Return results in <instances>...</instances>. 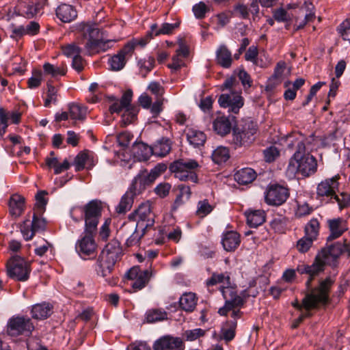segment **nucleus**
<instances>
[{
    "instance_id": "1",
    "label": "nucleus",
    "mask_w": 350,
    "mask_h": 350,
    "mask_svg": "<svg viewBox=\"0 0 350 350\" xmlns=\"http://www.w3.org/2000/svg\"><path fill=\"white\" fill-rule=\"evenodd\" d=\"M288 147L296 148L293 156L290 159L287 167V173L290 176H295L297 173L304 176H309L314 174L317 168L316 159L310 154H306V146L301 136L294 138L288 137Z\"/></svg>"
},
{
    "instance_id": "2",
    "label": "nucleus",
    "mask_w": 350,
    "mask_h": 350,
    "mask_svg": "<svg viewBox=\"0 0 350 350\" xmlns=\"http://www.w3.org/2000/svg\"><path fill=\"white\" fill-rule=\"evenodd\" d=\"M349 250V244L345 240L343 243L336 242L323 247L316 256L314 262L311 265H301L297 267V271L301 274L309 275L306 281V286L310 287L313 278L324 270L325 265H331L343 252Z\"/></svg>"
},
{
    "instance_id": "3",
    "label": "nucleus",
    "mask_w": 350,
    "mask_h": 350,
    "mask_svg": "<svg viewBox=\"0 0 350 350\" xmlns=\"http://www.w3.org/2000/svg\"><path fill=\"white\" fill-rule=\"evenodd\" d=\"M167 169L165 164H157L149 173L146 171L141 172L133 180L129 190L122 197L119 204L116 207V212L124 214L131 209L133 203V198L144 191L147 186L150 185Z\"/></svg>"
},
{
    "instance_id": "4",
    "label": "nucleus",
    "mask_w": 350,
    "mask_h": 350,
    "mask_svg": "<svg viewBox=\"0 0 350 350\" xmlns=\"http://www.w3.org/2000/svg\"><path fill=\"white\" fill-rule=\"evenodd\" d=\"M334 282V280L330 277L321 280L318 287L312 288L306 294L301 304L296 299L292 303L293 306L299 310L304 308L305 312H308L325 304L328 301L329 290Z\"/></svg>"
},
{
    "instance_id": "5",
    "label": "nucleus",
    "mask_w": 350,
    "mask_h": 350,
    "mask_svg": "<svg viewBox=\"0 0 350 350\" xmlns=\"http://www.w3.org/2000/svg\"><path fill=\"white\" fill-rule=\"evenodd\" d=\"M123 254L120 243L113 239L101 251L97 259L96 272L103 278L109 276L114 269L117 262L120 260Z\"/></svg>"
},
{
    "instance_id": "6",
    "label": "nucleus",
    "mask_w": 350,
    "mask_h": 350,
    "mask_svg": "<svg viewBox=\"0 0 350 350\" xmlns=\"http://www.w3.org/2000/svg\"><path fill=\"white\" fill-rule=\"evenodd\" d=\"M239 83L234 77L227 79L223 84V87L226 89L230 90V94H221L218 103L221 107L228 108L229 111L237 113L243 105V98L240 95V92H237V87Z\"/></svg>"
},
{
    "instance_id": "7",
    "label": "nucleus",
    "mask_w": 350,
    "mask_h": 350,
    "mask_svg": "<svg viewBox=\"0 0 350 350\" xmlns=\"http://www.w3.org/2000/svg\"><path fill=\"white\" fill-rule=\"evenodd\" d=\"M133 97L131 90H126L119 100L115 97H111L114 103L110 106L109 111L111 113H119L124 110L122 114V122L125 125L131 123L137 117L139 109L137 107L131 105Z\"/></svg>"
},
{
    "instance_id": "8",
    "label": "nucleus",
    "mask_w": 350,
    "mask_h": 350,
    "mask_svg": "<svg viewBox=\"0 0 350 350\" xmlns=\"http://www.w3.org/2000/svg\"><path fill=\"white\" fill-rule=\"evenodd\" d=\"M198 167L199 164L196 160L181 159L172 163L169 168L180 180L197 183L198 176L193 170Z\"/></svg>"
},
{
    "instance_id": "9",
    "label": "nucleus",
    "mask_w": 350,
    "mask_h": 350,
    "mask_svg": "<svg viewBox=\"0 0 350 350\" xmlns=\"http://www.w3.org/2000/svg\"><path fill=\"white\" fill-rule=\"evenodd\" d=\"M154 217L151 203L148 201L141 204L133 213L129 215V219L137 222L136 230H140L142 235H144L146 230L153 226Z\"/></svg>"
},
{
    "instance_id": "10",
    "label": "nucleus",
    "mask_w": 350,
    "mask_h": 350,
    "mask_svg": "<svg viewBox=\"0 0 350 350\" xmlns=\"http://www.w3.org/2000/svg\"><path fill=\"white\" fill-rule=\"evenodd\" d=\"M8 275L19 282H25L31 271V262L19 256H12L6 265Z\"/></svg>"
},
{
    "instance_id": "11",
    "label": "nucleus",
    "mask_w": 350,
    "mask_h": 350,
    "mask_svg": "<svg viewBox=\"0 0 350 350\" xmlns=\"http://www.w3.org/2000/svg\"><path fill=\"white\" fill-rule=\"evenodd\" d=\"M220 291L225 299L224 306L218 310V313L221 316H226L234 308H241L249 296L245 291H242L240 295H237L234 288L231 286H223Z\"/></svg>"
},
{
    "instance_id": "12",
    "label": "nucleus",
    "mask_w": 350,
    "mask_h": 350,
    "mask_svg": "<svg viewBox=\"0 0 350 350\" xmlns=\"http://www.w3.org/2000/svg\"><path fill=\"white\" fill-rule=\"evenodd\" d=\"M257 124L250 120H245L237 124L233 129V142L237 146H245L255 139Z\"/></svg>"
},
{
    "instance_id": "13",
    "label": "nucleus",
    "mask_w": 350,
    "mask_h": 350,
    "mask_svg": "<svg viewBox=\"0 0 350 350\" xmlns=\"http://www.w3.org/2000/svg\"><path fill=\"white\" fill-rule=\"evenodd\" d=\"M101 208L100 202L98 200H92L84 206L85 232H96Z\"/></svg>"
},
{
    "instance_id": "14",
    "label": "nucleus",
    "mask_w": 350,
    "mask_h": 350,
    "mask_svg": "<svg viewBox=\"0 0 350 350\" xmlns=\"http://www.w3.org/2000/svg\"><path fill=\"white\" fill-rule=\"evenodd\" d=\"M34 329V326L31 319L23 317H13L8 324V332L10 336L19 335L29 336Z\"/></svg>"
},
{
    "instance_id": "15",
    "label": "nucleus",
    "mask_w": 350,
    "mask_h": 350,
    "mask_svg": "<svg viewBox=\"0 0 350 350\" xmlns=\"http://www.w3.org/2000/svg\"><path fill=\"white\" fill-rule=\"evenodd\" d=\"M152 275V272L150 269H147L144 271H142L137 266L133 267L125 274V277L128 280L133 281L131 286L135 291H139L144 288L148 283Z\"/></svg>"
},
{
    "instance_id": "16",
    "label": "nucleus",
    "mask_w": 350,
    "mask_h": 350,
    "mask_svg": "<svg viewBox=\"0 0 350 350\" xmlns=\"http://www.w3.org/2000/svg\"><path fill=\"white\" fill-rule=\"evenodd\" d=\"M85 235L79 239L75 245L78 254L83 258L94 257L96 254L97 245L93 237L94 232L84 231Z\"/></svg>"
},
{
    "instance_id": "17",
    "label": "nucleus",
    "mask_w": 350,
    "mask_h": 350,
    "mask_svg": "<svg viewBox=\"0 0 350 350\" xmlns=\"http://www.w3.org/2000/svg\"><path fill=\"white\" fill-rule=\"evenodd\" d=\"M45 0H23L15 7L18 15L27 18L36 16L44 5Z\"/></svg>"
},
{
    "instance_id": "18",
    "label": "nucleus",
    "mask_w": 350,
    "mask_h": 350,
    "mask_svg": "<svg viewBox=\"0 0 350 350\" xmlns=\"http://www.w3.org/2000/svg\"><path fill=\"white\" fill-rule=\"evenodd\" d=\"M289 193L287 188L273 185L270 186L265 196V201L269 205L280 206L288 198Z\"/></svg>"
},
{
    "instance_id": "19",
    "label": "nucleus",
    "mask_w": 350,
    "mask_h": 350,
    "mask_svg": "<svg viewBox=\"0 0 350 350\" xmlns=\"http://www.w3.org/2000/svg\"><path fill=\"white\" fill-rule=\"evenodd\" d=\"M340 178L339 175H336L330 178H326L319 183L317 188V193L320 197L329 198L334 199L336 193L338 191Z\"/></svg>"
},
{
    "instance_id": "20",
    "label": "nucleus",
    "mask_w": 350,
    "mask_h": 350,
    "mask_svg": "<svg viewBox=\"0 0 350 350\" xmlns=\"http://www.w3.org/2000/svg\"><path fill=\"white\" fill-rule=\"evenodd\" d=\"M148 90L156 96V100L151 107V113L154 117L157 116L163 110L165 90L161 84L156 81L150 83Z\"/></svg>"
},
{
    "instance_id": "21",
    "label": "nucleus",
    "mask_w": 350,
    "mask_h": 350,
    "mask_svg": "<svg viewBox=\"0 0 350 350\" xmlns=\"http://www.w3.org/2000/svg\"><path fill=\"white\" fill-rule=\"evenodd\" d=\"M183 340L178 337L165 336L157 340L153 345L154 350H184Z\"/></svg>"
},
{
    "instance_id": "22",
    "label": "nucleus",
    "mask_w": 350,
    "mask_h": 350,
    "mask_svg": "<svg viewBox=\"0 0 350 350\" xmlns=\"http://www.w3.org/2000/svg\"><path fill=\"white\" fill-rule=\"evenodd\" d=\"M75 28L83 38L88 39L87 42H93L99 37L100 29L94 23L90 21L81 22L76 25Z\"/></svg>"
},
{
    "instance_id": "23",
    "label": "nucleus",
    "mask_w": 350,
    "mask_h": 350,
    "mask_svg": "<svg viewBox=\"0 0 350 350\" xmlns=\"http://www.w3.org/2000/svg\"><path fill=\"white\" fill-rule=\"evenodd\" d=\"M56 16L64 23H70L77 17V12L73 6L62 3L56 9Z\"/></svg>"
},
{
    "instance_id": "24",
    "label": "nucleus",
    "mask_w": 350,
    "mask_h": 350,
    "mask_svg": "<svg viewBox=\"0 0 350 350\" xmlns=\"http://www.w3.org/2000/svg\"><path fill=\"white\" fill-rule=\"evenodd\" d=\"M328 223L330 234L327 237V241L338 238L347 229L346 221L340 218L329 220Z\"/></svg>"
},
{
    "instance_id": "25",
    "label": "nucleus",
    "mask_w": 350,
    "mask_h": 350,
    "mask_svg": "<svg viewBox=\"0 0 350 350\" xmlns=\"http://www.w3.org/2000/svg\"><path fill=\"white\" fill-rule=\"evenodd\" d=\"M10 213L15 217H19L24 211L25 198L18 195L13 194L9 200Z\"/></svg>"
},
{
    "instance_id": "26",
    "label": "nucleus",
    "mask_w": 350,
    "mask_h": 350,
    "mask_svg": "<svg viewBox=\"0 0 350 350\" xmlns=\"http://www.w3.org/2000/svg\"><path fill=\"white\" fill-rule=\"evenodd\" d=\"M239 234L234 231H229L224 234L221 243L225 250L232 252L235 250L240 245Z\"/></svg>"
},
{
    "instance_id": "27",
    "label": "nucleus",
    "mask_w": 350,
    "mask_h": 350,
    "mask_svg": "<svg viewBox=\"0 0 350 350\" xmlns=\"http://www.w3.org/2000/svg\"><path fill=\"white\" fill-rule=\"evenodd\" d=\"M52 306L49 303L37 304L32 306V318L42 320L48 318L52 313Z\"/></svg>"
},
{
    "instance_id": "28",
    "label": "nucleus",
    "mask_w": 350,
    "mask_h": 350,
    "mask_svg": "<svg viewBox=\"0 0 350 350\" xmlns=\"http://www.w3.org/2000/svg\"><path fill=\"white\" fill-rule=\"evenodd\" d=\"M216 60L223 68H230L232 62V54L226 45H220L216 51Z\"/></svg>"
},
{
    "instance_id": "29",
    "label": "nucleus",
    "mask_w": 350,
    "mask_h": 350,
    "mask_svg": "<svg viewBox=\"0 0 350 350\" xmlns=\"http://www.w3.org/2000/svg\"><path fill=\"white\" fill-rule=\"evenodd\" d=\"M132 151L134 156L140 161H147L153 154L152 147L143 142L135 144Z\"/></svg>"
},
{
    "instance_id": "30",
    "label": "nucleus",
    "mask_w": 350,
    "mask_h": 350,
    "mask_svg": "<svg viewBox=\"0 0 350 350\" xmlns=\"http://www.w3.org/2000/svg\"><path fill=\"white\" fill-rule=\"evenodd\" d=\"M247 224L252 228H256L265 221V213L262 210H254L245 212Z\"/></svg>"
},
{
    "instance_id": "31",
    "label": "nucleus",
    "mask_w": 350,
    "mask_h": 350,
    "mask_svg": "<svg viewBox=\"0 0 350 350\" xmlns=\"http://www.w3.org/2000/svg\"><path fill=\"white\" fill-rule=\"evenodd\" d=\"M186 135L189 144L195 147L202 146L206 139L203 132L193 128H188L186 130Z\"/></svg>"
},
{
    "instance_id": "32",
    "label": "nucleus",
    "mask_w": 350,
    "mask_h": 350,
    "mask_svg": "<svg viewBox=\"0 0 350 350\" xmlns=\"http://www.w3.org/2000/svg\"><path fill=\"white\" fill-rule=\"evenodd\" d=\"M213 125L214 131L221 136L229 133L232 128L230 121L225 116H219L215 118Z\"/></svg>"
},
{
    "instance_id": "33",
    "label": "nucleus",
    "mask_w": 350,
    "mask_h": 350,
    "mask_svg": "<svg viewBox=\"0 0 350 350\" xmlns=\"http://www.w3.org/2000/svg\"><path fill=\"white\" fill-rule=\"evenodd\" d=\"M256 177V172L250 167L243 168L234 174V179L239 184L247 185L252 183Z\"/></svg>"
},
{
    "instance_id": "34",
    "label": "nucleus",
    "mask_w": 350,
    "mask_h": 350,
    "mask_svg": "<svg viewBox=\"0 0 350 350\" xmlns=\"http://www.w3.org/2000/svg\"><path fill=\"white\" fill-rule=\"evenodd\" d=\"M197 304V297L193 293H185L179 299L180 308L186 312H192Z\"/></svg>"
},
{
    "instance_id": "35",
    "label": "nucleus",
    "mask_w": 350,
    "mask_h": 350,
    "mask_svg": "<svg viewBox=\"0 0 350 350\" xmlns=\"http://www.w3.org/2000/svg\"><path fill=\"white\" fill-rule=\"evenodd\" d=\"M99 38L100 36L93 41V42L85 43V46L89 52L99 53L100 51H105L111 46V40H103Z\"/></svg>"
},
{
    "instance_id": "36",
    "label": "nucleus",
    "mask_w": 350,
    "mask_h": 350,
    "mask_svg": "<svg viewBox=\"0 0 350 350\" xmlns=\"http://www.w3.org/2000/svg\"><path fill=\"white\" fill-rule=\"evenodd\" d=\"M172 143L170 139L162 138L158 141L152 147L153 154L163 157L170 152Z\"/></svg>"
},
{
    "instance_id": "37",
    "label": "nucleus",
    "mask_w": 350,
    "mask_h": 350,
    "mask_svg": "<svg viewBox=\"0 0 350 350\" xmlns=\"http://www.w3.org/2000/svg\"><path fill=\"white\" fill-rule=\"evenodd\" d=\"M70 117L72 120L83 121L85 119L87 109L77 103H71L68 105Z\"/></svg>"
},
{
    "instance_id": "38",
    "label": "nucleus",
    "mask_w": 350,
    "mask_h": 350,
    "mask_svg": "<svg viewBox=\"0 0 350 350\" xmlns=\"http://www.w3.org/2000/svg\"><path fill=\"white\" fill-rule=\"evenodd\" d=\"M178 26V23L170 24L167 23H163L161 27L158 29L157 24H153L150 27V36H157L161 34H170L173 30Z\"/></svg>"
},
{
    "instance_id": "39",
    "label": "nucleus",
    "mask_w": 350,
    "mask_h": 350,
    "mask_svg": "<svg viewBox=\"0 0 350 350\" xmlns=\"http://www.w3.org/2000/svg\"><path fill=\"white\" fill-rule=\"evenodd\" d=\"M229 158V150L226 147L219 146L212 153V159L217 164L225 163Z\"/></svg>"
},
{
    "instance_id": "40",
    "label": "nucleus",
    "mask_w": 350,
    "mask_h": 350,
    "mask_svg": "<svg viewBox=\"0 0 350 350\" xmlns=\"http://www.w3.org/2000/svg\"><path fill=\"white\" fill-rule=\"evenodd\" d=\"M237 323L235 321H229L226 323V327L221 329V338L226 342L232 340L235 336V329L237 328Z\"/></svg>"
},
{
    "instance_id": "41",
    "label": "nucleus",
    "mask_w": 350,
    "mask_h": 350,
    "mask_svg": "<svg viewBox=\"0 0 350 350\" xmlns=\"http://www.w3.org/2000/svg\"><path fill=\"white\" fill-rule=\"evenodd\" d=\"M167 314L161 309H152L146 312V319L148 323H155L167 319Z\"/></svg>"
},
{
    "instance_id": "42",
    "label": "nucleus",
    "mask_w": 350,
    "mask_h": 350,
    "mask_svg": "<svg viewBox=\"0 0 350 350\" xmlns=\"http://www.w3.org/2000/svg\"><path fill=\"white\" fill-rule=\"evenodd\" d=\"M221 283L230 286V278L229 274L226 273H213L211 278L206 280L207 286H214L217 284Z\"/></svg>"
},
{
    "instance_id": "43",
    "label": "nucleus",
    "mask_w": 350,
    "mask_h": 350,
    "mask_svg": "<svg viewBox=\"0 0 350 350\" xmlns=\"http://www.w3.org/2000/svg\"><path fill=\"white\" fill-rule=\"evenodd\" d=\"M43 70L45 75H49L52 77H56L58 75L64 76L66 75V68L64 66H54L50 63H45L43 65Z\"/></svg>"
},
{
    "instance_id": "44",
    "label": "nucleus",
    "mask_w": 350,
    "mask_h": 350,
    "mask_svg": "<svg viewBox=\"0 0 350 350\" xmlns=\"http://www.w3.org/2000/svg\"><path fill=\"white\" fill-rule=\"evenodd\" d=\"M319 223L317 219H312L305 227V235L315 240L318 236Z\"/></svg>"
},
{
    "instance_id": "45",
    "label": "nucleus",
    "mask_w": 350,
    "mask_h": 350,
    "mask_svg": "<svg viewBox=\"0 0 350 350\" xmlns=\"http://www.w3.org/2000/svg\"><path fill=\"white\" fill-rule=\"evenodd\" d=\"M126 63L125 57L122 56L119 53L109 59L111 68L113 70H120L124 66Z\"/></svg>"
},
{
    "instance_id": "46",
    "label": "nucleus",
    "mask_w": 350,
    "mask_h": 350,
    "mask_svg": "<svg viewBox=\"0 0 350 350\" xmlns=\"http://www.w3.org/2000/svg\"><path fill=\"white\" fill-rule=\"evenodd\" d=\"M314 241V239L305 235L297 241L296 248L299 252L306 253L312 247Z\"/></svg>"
},
{
    "instance_id": "47",
    "label": "nucleus",
    "mask_w": 350,
    "mask_h": 350,
    "mask_svg": "<svg viewBox=\"0 0 350 350\" xmlns=\"http://www.w3.org/2000/svg\"><path fill=\"white\" fill-rule=\"evenodd\" d=\"M42 72L40 70H33L32 76L28 79V88L30 89L36 88L41 84L42 80Z\"/></svg>"
},
{
    "instance_id": "48",
    "label": "nucleus",
    "mask_w": 350,
    "mask_h": 350,
    "mask_svg": "<svg viewBox=\"0 0 350 350\" xmlns=\"http://www.w3.org/2000/svg\"><path fill=\"white\" fill-rule=\"evenodd\" d=\"M337 30L344 40L350 41V18L345 20L338 27Z\"/></svg>"
},
{
    "instance_id": "49",
    "label": "nucleus",
    "mask_w": 350,
    "mask_h": 350,
    "mask_svg": "<svg viewBox=\"0 0 350 350\" xmlns=\"http://www.w3.org/2000/svg\"><path fill=\"white\" fill-rule=\"evenodd\" d=\"M89 159V155L85 152H79L75 158L74 165L75 170L79 172L85 167V164Z\"/></svg>"
},
{
    "instance_id": "50",
    "label": "nucleus",
    "mask_w": 350,
    "mask_h": 350,
    "mask_svg": "<svg viewBox=\"0 0 350 350\" xmlns=\"http://www.w3.org/2000/svg\"><path fill=\"white\" fill-rule=\"evenodd\" d=\"M154 59L152 57H148V59H141L138 62V65L141 69L142 76L145 77L146 74L154 67Z\"/></svg>"
},
{
    "instance_id": "51",
    "label": "nucleus",
    "mask_w": 350,
    "mask_h": 350,
    "mask_svg": "<svg viewBox=\"0 0 350 350\" xmlns=\"http://www.w3.org/2000/svg\"><path fill=\"white\" fill-rule=\"evenodd\" d=\"M263 154L265 161L271 163L280 156V150L276 147L271 146L263 151Z\"/></svg>"
},
{
    "instance_id": "52",
    "label": "nucleus",
    "mask_w": 350,
    "mask_h": 350,
    "mask_svg": "<svg viewBox=\"0 0 350 350\" xmlns=\"http://www.w3.org/2000/svg\"><path fill=\"white\" fill-rule=\"evenodd\" d=\"M213 210L212 206L208 202L207 200L200 201L198 204V208L196 214L200 217H204L210 213Z\"/></svg>"
},
{
    "instance_id": "53",
    "label": "nucleus",
    "mask_w": 350,
    "mask_h": 350,
    "mask_svg": "<svg viewBox=\"0 0 350 350\" xmlns=\"http://www.w3.org/2000/svg\"><path fill=\"white\" fill-rule=\"evenodd\" d=\"M47 97L44 101V106L49 107L51 103H56L57 101V90L53 86L50 81L47 83Z\"/></svg>"
},
{
    "instance_id": "54",
    "label": "nucleus",
    "mask_w": 350,
    "mask_h": 350,
    "mask_svg": "<svg viewBox=\"0 0 350 350\" xmlns=\"http://www.w3.org/2000/svg\"><path fill=\"white\" fill-rule=\"evenodd\" d=\"M63 53L68 57H75L79 55L81 52L80 47L72 43L68 44L62 48Z\"/></svg>"
},
{
    "instance_id": "55",
    "label": "nucleus",
    "mask_w": 350,
    "mask_h": 350,
    "mask_svg": "<svg viewBox=\"0 0 350 350\" xmlns=\"http://www.w3.org/2000/svg\"><path fill=\"white\" fill-rule=\"evenodd\" d=\"M205 334V331L200 328H197L191 330H187L184 336L187 340L193 341L196 339L203 336Z\"/></svg>"
},
{
    "instance_id": "56",
    "label": "nucleus",
    "mask_w": 350,
    "mask_h": 350,
    "mask_svg": "<svg viewBox=\"0 0 350 350\" xmlns=\"http://www.w3.org/2000/svg\"><path fill=\"white\" fill-rule=\"evenodd\" d=\"M21 232L25 240L28 241L33 238L35 234V231L31 226V223L29 220L24 221L21 228Z\"/></svg>"
},
{
    "instance_id": "57",
    "label": "nucleus",
    "mask_w": 350,
    "mask_h": 350,
    "mask_svg": "<svg viewBox=\"0 0 350 350\" xmlns=\"http://www.w3.org/2000/svg\"><path fill=\"white\" fill-rule=\"evenodd\" d=\"M334 200L338 203L340 208L350 206V194L342 192L340 196H335Z\"/></svg>"
},
{
    "instance_id": "58",
    "label": "nucleus",
    "mask_w": 350,
    "mask_h": 350,
    "mask_svg": "<svg viewBox=\"0 0 350 350\" xmlns=\"http://www.w3.org/2000/svg\"><path fill=\"white\" fill-rule=\"evenodd\" d=\"M170 189V184L167 183H161L154 188V192L160 198H165L169 194Z\"/></svg>"
},
{
    "instance_id": "59",
    "label": "nucleus",
    "mask_w": 350,
    "mask_h": 350,
    "mask_svg": "<svg viewBox=\"0 0 350 350\" xmlns=\"http://www.w3.org/2000/svg\"><path fill=\"white\" fill-rule=\"evenodd\" d=\"M208 11V8L203 2H200L193 7L194 15L198 18H202Z\"/></svg>"
},
{
    "instance_id": "60",
    "label": "nucleus",
    "mask_w": 350,
    "mask_h": 350,
    "mask_svg": "<svg viewBox=\"0 0 350 350\" xmlns=\"http://www.w3.org/2000/svg\"><path fill=\"white\" fill-rule=\"evenodd\" d=\"M274 18L278 22H286L291 20L290 15L284 8H279L273 12Z\"/></svg>"
},
{
    "instance_id": "61",
    "label": "nucleus",
    "mask_w": 350,
    "mask_h": 350,
    "mask_svg": "<svg viewBox=\"0 0 350 350\" xmlns=\"http://www.w3.org/2000/svg\"><path fill=\"white\" fill-rule=\"evenodd\" d=\"M31 226L36 232L37 231L44 230L46 226V222L44 219H40L36 214H34L33 216V220L31 222Z\"/></svg>"
},
{
    "instance_id": "62",
    "label": "nucleus",
    "mask_w": 350,
    "mask_h": 350,
    "mask_svg": "<svg viewBox=\"0 0 350 350\" xmlns=\"http://www.w3.org/2000/svg\"><path fill=\"white\" fill-rule=\"evenodd\" d=\"M238 77L239 80L241 81L242 85L245 88H249L251 87L252 81L250 79V76L245 72L244 70H241L239 72Z\"/></svg>"
},
{
    "instance_id": "63",
    "label": "nucleus",
    "mask_w": 350,
    "mask_h": 350,
    "mask_svg": "<svg viewBox=\"0 0 350 350\" xmlns=\"http://www.w3.org/2000/svg\"><path fill=\"white\" fill-rule=\"evenodd\" d=\"M312 211V208L310 207L308 204L304 203L302 204L298 205L295 215L299 217H301L310 214Z\"/></svg>"
},
{
    "instance_id": "64",
    "label": "nucleus",
    "mask_w": 350,
    "mask_h": 350,
    "mask_svg": "<svg viewBox=\"0 0 350 350\" xmlns=\"http://www.w3.org/2000/svg\"><path fill=\"white\" fill-rule=\"evenodd\" d=\"M139 103L140 105L144 109H150L151 111V107L152 106V100L151 97H150L146 93L142 94L139 97Z\"/></svg>"
}]
</instances>
